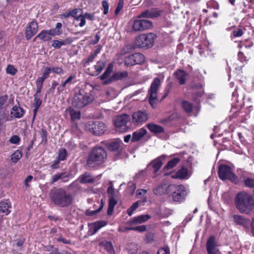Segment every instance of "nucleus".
I'll return each mask as SVG.
<instances>
[{
    "label": "nucleus",
    "instance_id": "33",
    "mask_svg": "<svg viewBox=\"0 0 254 254\" xmlns=\"http://www.w3.org/2000/svg\"><path fill=\"white\" fill-rule=\"evenodd\" d=\"M106 225L107 222L105 221H99L93 223L91 227V229H93L91 235L96 234L100 228Z\"/></svg>",
    "mask_w": 254,
    "mask_h": 254
},
{
    "label": "nucleus",
    "instance_id": "52",
    "mask_svg": "<svg viewBox=\"0 0 254 254\" xmlns=\"http://www.w3.org/2000/svg\"><path fill=\"white\" fill-rule=\"evenodd\" d=\"M139 206V201H136L134 202L128 209V215L129 216H131L133 211L138 207Z\"/></svg>",
    "mask_w": 254,
    "mask_h": 254
},
{
    "label": "nucleus",
    "instance_id": "57",
    "mask_svg": "<svg viewBox=\"0 0 254 254\" xmlns=\"http://www.w3.org/2000/svg\"><path fill=\"white\" fill-rule=\"evenodd\" d=\"M42 104V100L40 99V96H34V106L37 108H39Z\"/></svg>",
    "mask_w": 254,
    "mask_h": 254
},
{
    "label": "nucleus",
    "instance_id": "40",
    "mask_svg": "<svg viewBox=\"0 0 254 254\" xmlns=\"http://www.w3.org/2000/svg\"><path fill=\"white\" fill-rule=\"evenodd\" d=\"M9 204L7 202H1L0 205V210L2 213H5L7 215L9 213L10 210H9Z\"/></svg>",
    "mask_w": 254,
    "mask_h": 254
},
{
    "label": "nucleus",
    "instance_id": "11",
    "mask_svg": "<svg viewBox=\"0 0 254 254\" xmlns=\"http://www.w3.org/2000/svg\"><path fill=\"white\" fill-rule=\"evenodd\" d=\"M152 26V22L149 20L136 19L134 20L132 28L134 31L141 32L151 28Z\"/></svg>",
    "mask_w": 254,
    "mask_h": 254
},
{
    "label": "nucleus",
    "instance_id": "8",
    "mask_svg": "<svg viewBox=\"0 0 254 254\" xmlns=\"http://www.w3.org/2000/svg\"><path fill=\"white\" fill-rule=\"evenodd\" d=\"M218 175L222 180H229L235 183L237 181V178L233 173V170L230 166L226 165L219 166Z\"/></svg>",
    "mask_w": 254,
    "mask_h": 254
},
{
    "label": "nucleus",
    "instance_id": "61",
    "mask_svg": "<svg viewBox=\"0 0 254 254\" xmlns=\"http://www.w3.org/2000/svg\"><path fill=\"white\" fill-rule=\"evenodd\" d=\"M243 34V30L241 28H238L233 32V36L234 37H239Z\"/></svg>",
    "mask_w": 254,
    "mask_h": 254
},
{
    "label": "nucleus",
    "instance_id": "62",
    "mask_svg": "<svg viewBox=\"0 0 254 254\" xmlns=\"http://www.w3.org/2000/svg\"><path fill=\"white\" fill-rule=\"evenodd\" d=\"M52 72L61 74L64 73L63 69L61 67H53L51 68Z\"/></svg>",
    "mask_w": 254,
    "mask_h": 254
},
{
    "label": "nucleus",
    "instance_id": "49",
    "mask_svg": "<svg viewBox=\"0 0 254 254\" xmlns=\"http://www.w3.org/2000/svg\"><path fill=\"white\" fill-rule=\"evenodd\" d=\"M75 20L77 21H80V23L79 24V26L80 27H83L86 24L85 18L83 13L79 14L77 17H76Z\"/></svg>",
    "mask_w": 254,
    "mask_h": 254
},
{
    "label": "nucleus",
    "instance_id": "9",
    "mask_svg": "<svg viewBox=\"0 0 254 254\" xmlns=\"http://www.w3.org/2000/svg\"><path fill=\"white\" fill-rule=\"evenodd\" d=\"M86 129L96 135L103 134L105 131V124L100 121H90L88 122Z\"/></svg>",
    "mask_w": 254,
    "mask_h": 254
},
{
    "label": "nucleus",
    "instance_id": "5",
    "mask_svg": "<svg viewBox=\"0 0 254 254\" xmlns=\"http://www.w3.org/2000/svg\"><path fill=\"white\" fill-rule=\"evenodd\" d=\"M169 195L173 201L182 202L187 195L185 187L182 185L171 184L169 185Z\"/></svg>",
    "mask_w": 254,
    "mask_h": 254
},
{
    "label": "nucleus",
    "instance_id": "7",
    "mask_svg": "<svg viewBox=\"0 0 254 254\" xmlns=\"http://www.w3.org/2000/svg\"><path fill=\"white\" fill-rule=\"evenodd\" d=\"M160 85V79L158 77H155L152 82L148 90L149 102L152 107H154L157 101V91Z\"/></svg>",
    "mask_w": 254,
    "mask_h": 254
},
{
    "label": "nucleus",
    "instance_id": "20",
    "mask_svg": "<svg viewBox=\"0 0 254 254\" xmlns=\"http://www.w3.org/2000/svg\"><path fill=\"white\" fill-rule=\"evenodd\" d=\"M150 218L151 216L148 214L140 215L131 218L129 222V224L130 225L141 224L147 221Z\"/></svg>",
    "mask_w": 254,
    "mask_h": 254
},
{
    "label": "nucleus",
    "instance_id": "44",
    "mask_svg": "<svg viewBox=\"0 0 254 254\" xmlns=\"http://www.w3.org/2000/svg\"><path fill=\"white\" fill-rule=\"evenodd\" d=\"M105 66V63L102 61H98L96 65H94V68L96 71L99 73H100L104 69Z\"/></svg>",
    "mask_w": 254,
    "mask_h": 254
},
{
    "label": "nucleus",
    "instance_id": "10",
    "mask_svg": "<svg viewBox=\"0 0 254 254\" xmlns=\"http://www.w3.org/2000/svg\"><path fill=\"white\" fill-rule=\"evenodd\" d=\"M114 125L117 132L123 133L127 130V114L118 116L114 120Z\"/></svg>",
    "mask_w": 254,
    "mask_h": 254
},
{
    "label": "nucleus",
    "instance_id": "47",
    "mask_svg": "<svg viewBox=\"0 0 254 254\" xmlns=\"http://www.w3.org/2000/svg\"><path fill=\"white\" fill-rule=\"evenodd\" d=\"M6 73L11 75H14L17 72V70L13 65L8 64L6 69Z\"/></svg>",
    "mask_w": 254,
    "mask_h": 254
},
{
    "label": "nucleus",
    "instance_id": "59",
    "mask_svg": "<svg viewBox=\"0 0 254 254\" xmlns=\"http://www.w3.org/2000/svg\"><path fill=\"white\" fill-rule=\"evenodd\" d=\"M102 5L104 8L103 13L104 14L106 15L108 13L109 10V4L108 1L106 0H103L102 2Z\"/></svg>",
    "mask_w": 254,
    "mask_h": 254
},
{
    "label": "nucleus",
    "instance_id": "14",
    "mask_svg": "<svg viewBox=\"0 0 254 254\" xmlns=\"http://www.w3.org/2000/svg\"><path fill=\"white\" fill-rule=\"evenodd\" d=\"M144 61V55L141 53H135L128 56V66L141 64Z\"/></svg>",
    "mask_w": 254,
    "mask_h": 254
},
{
    "label": "nucleus",
    "instance_id": "19",
    "mask_svg": "<svg viewBox=\"0 0 254 254\" xmlns=\"http://www.w3.org/2000/svg\"><path fill=\"white\" fill-rule=\"evenodd\" d=\"M146 113L142 111L135 112L132 115V122L136 124L145 122L147 120Z\"/></svg>",
    "mask_w": 254,
    "mask_h": 254
},
{
    "label": "nucleus",
    "instance_id": "2",
    "mask_svg": "<svg viewBox=\"0 0 254 254\" xmlns=\"http://www.w3.org/2000/svg\"><path fill=\"white\" fill-rule=\"evenodd\" d=\"M237 209L244 214H249L254 207V199L252 196L245 191L238 193L235 199Z\"/></svg>",
    "mask_w": 254,
    "mask_h": 254
},
{
    "label": "nucleus",
    "instance_id": "41",
    "mask_svg": "<svg viewBox=\"0 0 254 254\" xmlns=\"http://www.w3.org/2000/svg\"><path fill=\"white\" fill-rule=\"evenodd\" d=\"M182 106L186 112L189 113L191 112L192 109V104L187 101H184L182 103Z\"/></svg>",
    "mask_w": 254,
    "mask_h": 254
},
{
    "label": "nucleus",
    "instance_id": "29",
    "mask_svg": "<svg viewBox=\"0 0 254 254\" xmlns=\"http://www.w3.org/2000/svg\"><path fill=\"white\" fill-rule=\"evenodd\" d=\"M48 31L51 37L59 36L63 33L62 24L60 22H58L56 24L55 28L48 30Z\"/></svg>",
    "mask_w": 254,
    "mask_h": 254
},
{
    "label": "nucleus",
    "instance_id": "12",
    "mask_svg": "<svg viewBox=\"0 0 254 254\" xmlns=\"http://www.w3.org/2000/svg\"><path fill=\"white\" fill-rule=\"evenodd\" d=\"M166 157V155H162L154 159L147 165L145 170L151 171L156 175L161 168L163 164L162 161L165 159Z\"/></svg>",
    "mask_w": 254,
    "mask_h": 254
},
{
    "label": "nucleus",
    "instance_id": "42",
    "mask_svg": "<svg viewBox=\"0 0 254 254\" xmlns=\"http://www.w3.org/2000/svg\"><path fill=\"white\" fill-rule=\"evenodd\" d=\"M22 155V152L17 150L11 155V160L14 163H16L21 158Z\"/></svg>",
    "mask_w": 254,
    "mask_h": 254
},
{
    "label": "nucleus",
    "instance_id": "21",
    "mask_svg": "<svg viewBox=\"0 0 254 254\" xmlns=\"http://www.w3.org/2000/svg\"><path fill=\"white\" fill-rule=\"evenodd\" d=\"M122 144V140L117 138L107 142L106 146L110 151H115L120 150Z\"/></svg>",
    "mask_w": 254,
    "mask_h": 254
},
{
    "label": "nucleus",
    "instance_id": "58",
    "mask_svg": "<svg viewBox=\"0 0 254 254\" xmlns=\"http://www.w3.org/2000/svg\"><path fill=\"white\" fill-rule=\"evenodd\" d=\"M157 254H170V249L168 246L158 250Z\"/></svg>",
    "mask_w": 254,
    "mask_h": 254
},
{
    "label": "nucleus",
    "instance_id": "1",
    "mask_svg": "<svg viewBox=\"0 0 254 254\" xmlns=\"http://www.w3.org/2000/svg\"><path fill=\"white\" fill-rule=\"evenodd\" d=\"M49 197L56 206L62 208L69 207L74 201L72 194L63 188H54L51 190Z\"/></svg>",
    "mask_w": 254,
    "mask_h": 254
},
{
    "label": "nucleus",
    "instance_id": "15",
    "mask_svg": "<svg viewBox=\"0 0 254 254\" xmlns=\"http://www.w3.org/2000/svg\"><path fill=\"white\" fill-rule=\"evenodd\" d=\"M206 247L208 254H221L216 247L215 239L214 237H210L208 239Z\"/></svg>",
    "mask_w": 254,
    "mask_h": 254
},
{
    "label": "nucleus",
    "instance_id": "17",
    "mask_svg": "<svg viewBox=\"0 0 254 254\" xmlns=\"http://www.w3.org/2000/svg\"><path fill=\"white\" fill-rule=\"evenodd\" d=\"M169 185H167L166 182H162L153 189V192L156 195H161L162 194H168Z\"/></svg>",
    "mask_w": 254,
    "mask_h": 254
},
{
    "label": "nucleus",
    "instance_id": "55",
    "mask_svg": "<svg viewBox=\"0 0 254 254\" xmlns=\"http://www.w3.org/2000/svg\"><path fill=\"white\" fill-rule=\"evenodd\" d=\"M238 60L242 63L244 62L247 63L248 61L247 58L244 55V53L241 52L238 53Z\"/></svg>",
    "mask_w": 254,
    "mask_h": 254
},
{
    "label": "nucleus",
    "instance_id": "63",
    "mask_svg": "<svg viewBox=\"0 0 254 254\" xmlns=\"http://www.w3.org/2000/svg\"><path fill=\"white\" fill-rule=\"evenodd\" d=\"M124 5V0H119L118 6L115 10V14L116 15L118 14L120 11L122 9Z\"/></svg>",
    "mask_w": 254,
    "mask_h": 254
},
{
    "label": "nucleus",
    "instance_id": "46",
    "mask_svg": "<svg viewBox=\"0 0 254 254\" xmlns=\"http://www.w3.org/2000/svg\"><path fill=\"white\" fill-rule=\"evenodd\" d=\"M103 202L102 201V200H101L100 207L97 209L93 211H87L86 212V214L90 216L97 214L102 209L103 207Z\"/></svg>",
    "mask_w": 254,
    "mask_h": 254
},
{
    "label": "nucleus",
    "instance_id": "32",
    "mask_svg": "<svg viewBox=\"0 0 254 254\" xmlns=\"http://www.w3.org/2000/svg\"><path fill=\"white\" fill-rule=\"evenodd\" d=\"M147 127L148 129L154 133H159L164 131V129L162 127L153 123L148 124Z\"/></svg>",
    "mask_w": 254,
    "mask_h": 254
},
{
    "label": "nucleus",
    "instance_id": "56",
    "mask_svg": "<svg viewBox=\"0 0 254 254\" xmlns=\"http://www.w3.org/2000/svg\"><path fill=\"white\" fill-rule=\"evenodd\" d=\"M41 137L42 139V142H46L47 141V131L45 129L42 128L40 132Z\"/></svg>",
    "mask_w": 254,
    "mask_h": 254
},
{
    "label": "nucleus",
    "instance_id": "48",
    "mask_svg": "<svg viewBox=\"0 0 254 254\" xmlns=\"http://www.w3.org/2000/svg\"><path fill=\"white\" fill-rule=\"evenodd\" d=\"M138 249L137 245L134 243H130L128 245V253L134 254Z\"/></svg>",
    "mask_w": 254,
    "mask_h": 254
},
{
    "label": "nucleus",
    "instance_id": "43",
    "mask_svg": "<svg viewBox=\"0 0 254 254\" xmlns=\"http://www.w3.org/2000/svg\"><path fill=\"white\" fill-rule=\"evenodd\" d=\"M67 152L65 149H61L59 150L58 159L60 161H64L66 159Z\"/></svg>",
    "mask_w": 254,
    "mask_h": 254
},
{
    "label": "nucleus",
    "instance_id": "60",
    "mask_svg": "<svg viewBox=\"0 0 254 254\" xmlns=\"http://www.w3.org/2000/svg\"><path fill=\"white\" fill-rule=\"evenodd\" d=\"M85 19H87L88 20L93 21L95 19V13H88V12H85L84 13H83Z\"/></svg>",
    "mask_w": 254,
    "mask_h": 254
},
{
    "label": "nucleus",
    "instance_id": "39",
    "mask_svg": "<svg viewBox=\"0 0 254 254\" xmlns=\"http://www.w3.org/2000/svg\"><path fill=\"white\" fill-rule=\"evenodd\" d=\"M71 118L72 120L79 119L80 118V112L75 111L72 107L68 108Z\"/></svg>",
    "mask_w": 254,
    "mask_h": 254
},
{
    "label": "nucleus",
    "instance_id": "13",
    "mask_svg": "<svg viewBox=\"0 0 254 254\" xmlns=\"http://www.w3.org/2000/svg\"><path fill=\"white\" fill-rule=\"evenodd\" d=\"M38 24L37 21L33 20L29 23L25 31V38L26 40H29L38 32Z\"/></svg>",
    "mask_w": 254,
    "mask_h": 254
},
{
    "label": "nucleus",
    "instance_id": "36",
    "mask_svg": "<svg viewBox=\"0 0 254 254\" xmlns=\"http://www.w3.org/2000/svg\"><path fill=\"white\" fill-rule=\"evenodd\" d=\"M117 201L116 198H109V206L107 214L108 215H111L114 211V207L117 204Z\"/></svg>",
    "mask_w": 254,
    "mask_h": 254
},
{
    "label": "nucleus",
    "instance_id": "25",
    "mask_svg": "<svg viewBox=\"0 0 254 254\" xmlns=\"http://www.w3.org/2000/svg\"><path fill=\"white\" fill-rule=\"evenodd\" d=\"M127 75V72L114 73L111 77L103 82L104 85L109 84L114 81L121 79L123 77Z\"/></svg>",
    "mask_w": 254,
    "mask_h": 254
},
{
    "label": "nucleus",
    "instance_id": "38",
    "mask_svg": "<svg viewBox=\"0 0 254 254\" xmlns=\"http://www.w3.org/2000/svg\"><path fill=\"white\" fill-rule=\"evenodd\" d=\"M180 161L179 158L176 157L170 160L164 167L165 170H169L175 167Z\"/></svg>",
    "mask_w": 254,
    "mask_h": 254
},
{
    "label": "nucleus",
    "instance_id": "18",
    "mask_svg": "<svg viewBox=\"0 0 254 254\" xmlns=\"http://www.w3.org/2000/svg\"><path fill=\"white\" fill-rule=\"evenodd\" d=\"M190 176L188 169L185 167H182L175 174L171 175V178L173 179H187Z\"/></svg>",
    "mask_w": 254,
    "mask_h": 254
},
{
    "label": "nucleus",
    "instance_id": "51",
    "mask_svg": "<svg viewBox=\"0 0 254 254\" xmlns=\"http://www.w3.org/2000/svg\"><path fill=\"white\" fill-rule=\"evenodd\" d=\"M207 6L208 8L218 9L219 8L218 3L215 0H210L207 2Z\"/></svg>",
    "mask_w": 254,
    "mask_h": 254
},
{
    "label": "nucleus",
    "instance_id": "28",
    "mask_svg": "<svg viewBox=\"0 0 254 254\" xmlns=\"http://www.w3.org/2000/svg\"><path fill=\"white\" fill-rule=\"evenodd\" d=\"M25 114V111L19 106L16 105L13 106L11 111V114L15 118L19 119L22 118Z\"/></svg>",
    "mask_w": 254,
    "mask_h": 254
},
{
    "label": "nucleus",
    "instance_id": "16",
    "mask_svg": "<svg viewBox=\"0 0 254 254\" xmlns=\"http://www.w3.org/2000/svg\"><path fill=\"white\" fill-rule=\"evenodd\" d=\"M190 88L193 91L194 94L193 97L194 100L197 101L199 100V98L204 93L202 85L201 83L192 82L190 84Z\"/></svg>",
    "mask_w": 254,
    "mask_h": 254
},
{
    "label": "nucleus",
    "instance_id": "50",
    "mask_svg": "<svg viewBox=\"0 0 254 254\" xmlns=\"http://www.w3.org/2000/svg\"><path fill=\"white\" fill-rule=\"evenodd\" d=\"M107 193L109 198H116L115 192L112 184H111L108 188Z\"/></svg>",
    "mask_w": 254,
    "mask_h": 254
},
{
    "label": "nucleus",
    "instance_id": "6",
    "mask_svg": "<svg viewBox=\"0 0 254 254\" xmlns=\"http://www.w3.org/2000/svg\"><path fill=\"white\" fill-rule=\"evenodd\" d=\"M92 97L84 91L80 90L78 92L75 93L71 104L73 107L76 108H82L87 106L92 101Z\"/></svg>",
    "mask_w": 254,
    "mask_h": 254
},
{
    "label": "nucleus",
    "instance_id": "45",
    "mask_svg": "<svg viewBox=\"0 0 254 254\" xmlns=\"http://www.w3.org/2000/svg\"><path fill=\"white\" fill-rule=\"evenodd\" d=\"M133 230L139 232H143L146 230V226L145 225H140L136 227H128V230Z\"/></svg>",
    "mask_w": 254,
    "mask_h": 254
},
{
    "label": "nucleus",
    "instance_id": "3",
    "mask_svg": "<svg viewBox=\"0 0 254 254\" xmlns=\"http://www.w3.org/2000/svg\"><path fill=\"white\" fill-rule=\"evenodd\" d=\"M107 153L101 147L97 146L93 148L89 153L86 160V165L94 167L103 163L107 158Z\"/></svg>",
    "mask_w": 254,
    "mask_h": 254
},
{
    "label": "nucleus",
    "instance_id": "31",
    "mask_svg": "<svg viewBox=\"0 0 254 254\" xmlns=\"http://www.w3.org/2000/svg\"><path fill=\"white\" fill-rule=\"evenodd\" d=\"M114 65L113 63H110L108 64L106 70L103 74L100 76V79L104 81L110 78L111 74L113 71Z\"/></svg>",
    "mask_w": 254,
    "mask_h": 254
},
{
    "label": "nucleus",
    "instance_id": "24",
    "mask_svg": "<svg viewBox=\"0 0 254 254\" xmlns=\"http://www.w3.org/2000/svg\"><path fill=\"white\" fill-rule=\"evenodd\" d=\"M174 76L178 79L180 85H183L186 83V78L188 73L183 70L178 69L174 73Z\"/></svg>",
    "mask_w": 254,
    "mask_h": 254
},
{
    "label": "nucleus",
    "instance_id": "37",
    "mask_svg": "<svg viewBox=\"0 0 254 254\" xmlns=\"http://www.w3.org/2000/svg\"><path fill=\"white\" fill-rule=\"evenodd\" d=\"M68 175H66L65 172H62L61 173H57L55 174L51 179L50 184H54L56 182L60 179L68 177Z\"/></svg>",
    "mask_w": 254,
    "mask_h": 254
},
{
    "label": "nucleus",
    "instance_id": "35",
    "mask_svg": "<svg viewBox=\"0 0 254 254\" xmlns=\"http://www.w3.org/2000/svg\"><path fill=\"white\" fill-rule=\"evenodd\" d=\"M99 245L104 247V248L110 254H114L115 251L111 242L104 241L101 242Z\"/></svg>",
    "mask_w": 254,
    "mask_h": 254
},
{
    "label": "nucleus",
    "instance_id": "54",
    "mask_svg": "<svg viewBox=\"0 0 254 254\" xmlns=\"http://www.w3.org/2000/svg\"><path fill=\"white\" fill-rule=\"evenodd\" d=\"M8 99V96L5 95L0 97V109H3Z\"/></svg>",
    "mask_w": 254,
    "mask_h": 254
},
{
    "label": "nucleus",
    "instance_id": "30",
    "mask_svg": "<svg viewBox=\"0 0 254 254\" xmlns=\"http://www.w3.org/2000/svg\"><path fill=\"white\" fill-rule=\"evenodd\" d=\"M234 222L239 225L246 227L249 223V221L244 216L239 215L233 216Z\"/></svg>",
    "mask_w": 254,
    "mask_h": 254
},
{
    "label": "nucleus",
    "instance_id": "23",
    "mask_svg": "<svg viewBox=\"0 0 254 254\" xmlns=\"http://www.w3.org/2000/svg\"><path fill=\"white\" fill-rule=\"evenodd\" d=\"M78 180L81 184H85L93 183L94 181V178L91 176L90 173L85 172L78 177Z\"/></svg>",
    "mask_w": 254,
    "mask_h": 254
},
{
    "label": "nucleus",
    "instance_id": "34",
    "mask_svg": "<svg viewBox=\"0 0 254 254\" xmlns=\"http://www.w3.org/2000/svg\"><path fill=\"white\" fill-rule=\"evenodd\" d=\"M36 38H39L44 42L48 41L52 39L48 30H42L36 36Z\"/></svg>",
    "mask_w": 254,
    "mask_h": 254
},
{
    "label": "nucleus",
    "instance_id": "27",
    "mask_svg": "<svg viewBox=\"0 0 254 254\" xmlns=\"http://www.w3.org/2000/svg\"><path fill=\"white\" fill-rule=\"evenodd\" d=\"M72 42V40L70 38L65 39L63 41L54 40L52 41V47L55 49H60L62 46L67 44H70Z\"/></svg>",
    "mask_w": 254,
    "mask_h": 254
},
{
    "label": "nucleus",
    "instance_id": "4",
    "mask_svg": "<svg viewBox=\"0 0 254 254\" xmlns=\"http://www.w3.org/2000/svg\"><path fill=\"white\" fill-rule=\"evenodd\" d=\"M156 36L152 33L140 34L133 42L134 48H150L154 45Z\"/></svg>",
    "mask_w": 254,
    "mask_h": 254
},
{
    "label": "nucleus",
    "instance_id": "22",
    "mask_svg": "<svg viewBox=\"0 0 254 254\" xmlns=\"http://www.w3.org/2000/svg\"><path fill=\"white\" fill-rule=\"evenodd\" d=\"M161 11L158 10L154 9L150 10H146L143 11L140 15L139 17H145V18H155L160 15Z\"/></svg>",
    "mask_w": 254,
    "mask_h": 254
},
{
    "label": "nucleus",
    "instance_id": "53",
    "mask_svg": "<svg viewBox=\"0 0 254 254\" xmlns=\"http://www.w3.org/2000/svg\"><path fill=\"white\" fill-rule=\"evenodd\" d=\"M244 183L246 186L254 188V179L247 178L245 180Z\"/></svg>",
    "mask_w": 254,
    "mask_h": 254
},
{
    "label": "nucleus",
    "instance_id": "26",
    "mask_svg": "<svg viewBox=\"0 0 254 254\" xmlns=\"http://www.w3.org/2000/svg\"><path fill=\"white\" fill-rule=\"evenodd\" d=\"M147 133V130L144 128H141L134 131L132 134L131 141H138L140 140Z\"/></svg>",
    "mask_w": 254,
    "mask_h": 254
},
{
    "label": "nucleus",
    "instance_id": "64",
    "mask_svg": "<svg viewBox=\"0 0 254 254\" xmlns=\"http://www.w3.org/2000/svg\"><path fill=\"white\" fill-rule=\"evenodd\" d=\"M51 69L50 67H46L44 69V72L43 73L42 76L44 78L46 79L49 76L50 73L51 72Z\"/></svg>",
    "mask_w": 254,
    "mask_h": 254
}]
</instances>
